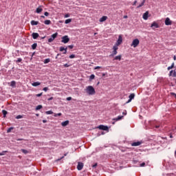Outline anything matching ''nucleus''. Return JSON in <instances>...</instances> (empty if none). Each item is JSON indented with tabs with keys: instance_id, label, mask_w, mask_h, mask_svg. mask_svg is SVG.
I'll return each mask as SVG.
<instances>
[{
	"instance_id": "39",
	"label": "nucleus",
	"mask_w": 176,
	"mask_h": 176,
	"mask_svg": "<svg viewBox=\"0 0 176 176\" xmlns=\"http://www.w3.org/2000/svg\"><path fill=\"white\" fill-rule=\"evenodd\" d=\"M12 130H13V127H10L7 130V133H10V131H12Z\"/></svg>"
},
{
	"instance_id": "26",
	"label": "nucleus",
	"mask_w": 176,
	"mask_h": 176,
	"mask_svg": "<svg viewBox=\"0 0 176 176\" xmlns=\"http://www.w3.org/2000/svg\"><path fill=\"white\" fill-rule=\"evenodd\" d=\"M71 21H72V19H66L65 21V24H69V23H71Z\"/></svg>"
},
{
	"instance_id": "34",
	"label": "nucleus",
	"mask_w": 176,
	"mask_h": 176,
	"mask_svg": "<svg viewBox=\"0 0 176 176\" xmlns=\"http://www.w3.org/2000/svg\"><path fill=\"white\" fill-rule=\"evenodd\" d=\"M21 151L23 153H25V155H27V153H28V151L25 149H21Z\"/></svg>"
},
{
	"instance_id": "53",
	"label": "nucleus",
	"mask_w": 176,
	"mask_h": 176,
	"mask_svg": "<svg viewBox=\"0 0 176 176\" xmlns=\"http://www.w3.org/2000/svg\"><path fill=\"white\" fill-rule=\"evenodd\" d=\"M136 4H137V0H135V1L133 2V6H135Z\"/></svg>"
},
{
	"instance_id": "5",
	"label": "nucleus",
	"mask_w": 176,
	"mask_h": 176,
	"mask_svg": "<svg viewBox=\"0 0 176 176\" xmlns=\"http://www.w3.org/2000/svg\"><path fill=\"white\" fill-rule=\"evenodd\" d=\"M123 42V37H122V35H120L118 36V39L117 40L116 45H118V46H120V45H122V43Z\"/></svg>"
},
{
	"instance_id": "3",
	"label": "nucleus",
	"mask_w": 176,
	"mask_h": 176,
	"mask_svg": "<svg viewBox=\"0 0 176 176\" xmlns=\"http://www.w3.org/2000/svg\"><path fill=\"white\" fill-rule=\"evenodd\" d=\"M140 45V40L138 38H135L133 41L131 46H133V47H137Z\"/></svg>"
},
{
	"instance_id": "63",
	"label": "nucleus",
	"mask_w": 176,
	"mask_h": 176,
	"mask_svg": "<svg viewBox=\"0 0 176 176\" xmlns=\"http://www.w3.org/2000/svg\"><path fill=\"white\" fill-rule=\"evenodd\" d=\"M160 126L159 125H155V129H159Z\"/></svg>"
},
{
	"instance_id": "15",
	"label": "nucleus",
	"mask_w": 176,
	"mask_h": 176,
	"mask_svg": "<svg viewBox=\"0 0 176 176\" xmlns=\"http://www.w3.org/2000/svg\"><path fill=\"white\" fill-rule=\"evenodd\" d=\"M148 14H149L148 12H146L145 13L143 14L144 20H148Z\"/></svg>"
},
{
	"instance_id": "51",
	"label": "nucleus",
	"mask_w": 176,
	"mask_h": 176,
	"mask_svg": "<svg viewBox=\"0 0 176 176\" xmlns=\"http://www.w3.org/2000/svg\"><path fill=\"white\" fill-rule=\"evenodd\" d=\"M64 67H65V68H68V67H69V65H68V64H65L64 65Z\"/></svg>"
},
{
	"instance_id": "10",
	"label": "nucleus",
	"mask_w": 176,
	"mask_h": 176,
	"mask_svg": "<svg viewBox=\"0 0 176 176\" xmlns=\"http://www.w3.org/2000/svg\"><path fill=\"white\" fill-rule=\"evenodd\" d=\"M32 36L33 39H38V38H39V34L33 32Z\"/></svg>"
},
{
	"instance_id": "9",
	"label": "nucleus",
	"mask_w": 176,
	"mask_h": 176,
	"mask_svg": "<svg viewBox=\"0 0 176 176\" xmlns=\"http://www.w3.org/2000/svg\"><path fill=\"white\" fill-rule=\"evenodd\" d=\"M151 28H153V30H155V28H159V24H157V23L156 22H153L151 25Z\"/></svg>"
},
{
	"instance_id": "28",
	"label": "nucleus",
	"mask_w": 176,
	"mask_h": 176,
	"mask_svg": "<svg viewBox=\"0 0 176 176\" xmlns=\"http://www.w3.org/2000/svg\"><path fill=\"white\" fill-rule=\"evenodd\" d=\"M173 68H174V63H173L170 66L168 67V71H170V69H173Z\"/></svg>"
},
{
	"instance_id": "17",
	"label": "nucleus",
	"mask_w": 176,
	"mask_h": 176,
	"mask_svg": "<svg viewBox=\"0 0 176 176\" xmlns=\"http://www.w3.org/2000/svg\"><path fill=\"white\" fill-rule=\"evenodd\" d=\"M30 24L31 25H38V24H39V22L36 21H31Z\"/></svg>"
},
{
	"instance_id": "13",
	"label": "nucleus",
	"mask_w": 176,
	"mask_h": 176,
	"mask_svg": "<svg viewBox=\"0 0 176 176\" xmlns=\"http://www.w3.org/2000/svg\"><path fill=\"white\" fill-rule=\"evenodd\" d=\"M68 124H69V120L64 121L61 123V126H63V127H65V126H68Z\"/></svg>"
},
{
	"instance_id": "46",
	"label": "nucleus",
	"mask_w": 176,
	"mask_h": 176,
	"mask_svg": "<svg viewBox=\"0 0 176 176\" xmlns=\"http://www.w3.org/2000/svg\"><path fill=\"white\" fill-rule=\"evenodd\" d=\"M42 94H43V93H41V94H36V96L41 97V96H42Z\"/></svg>"
},
{
	"instance_id": "16",
	"label": "nucleus",
	"mask_w": 176,
	"mask_h": 176,
	"mask_svg": "<svg viewBox=\"0 0 176 176\" xmlns=\"http://www.w3.org/2000/svg\"><path fill=\"white\" fill-rule=\"evenodd\" d=\"M32 86H33L34 87H36V86H41V82H34L32 83Z\"/></svg>"
},
{
	"instance_id": "24",
	"label": "nucleus",
	"mask_w": 176,
	"mask_h": 176,
	"mask_svg": "<svg viewBox=\"0 0 176 176\" xmlns=\"http://www.w3.org/2000/svg\"><path fill=\"white\" fill-rule=\"evenodd\" d=\"M134 97H135V94H131L129 96V100H133Z\"/></svg>"
},
{
	"instance_id": "40",
	"label": "nucleus",
	"mask_w": 176,
	"mask_h": 176,
	"mask_svg": "<svg viewBox=\"0 0 176 176\" xmlns=\"http://www.w3.org/2000/svg\"><path fill=\"white\" fill-rule=\"evenodd\" d=\"M173 74H174V71L171 70V71L169 72V76H173Z\"/></svg>"
},
{
	"instance_id": "20",
	"label": "nucleus",
	"mask_w": 176,
	"mask_h": 176,
	"mask_svg": "<svg viewBox=\"0 0 176 176\" xmlns=\"http://www.w3.org/2000/svg\"><path fill=\"white\" fill-rule=\"evenodd\" d=\"M52 23V21L50 20H45L44 21V24H45V25H49Z\"/></svg>"
},
{
	"instance_id": "62",
	"label": "nucleus",
	"mask_w": 176,
	"mask_h": 176,
	"mask_svg": "<svg viewBox=\"0 0 176 176\" xmlns=\"http://www.w3.org/2000/svg\"><path fill=\"white\" fill-rule=\"evenodd\" d=\"M129 16L127 15L124 16V19H127Z\"/></svg>"
},
{
	"instance_id": "11",
	"label": "nucleus",
	"mask_w": 176,
	"mask_h": 176,
	"mask_svg": "<svg viewBox=\"0 0 176 176\" xmlns=\"http://www.w3.org/2000/svg\"><path fill=\"white\" fill-rule=\"evenodd\" d=\"M108 19V16H102L100 19V20H99V21L100 22V23H104V21H106V20Z\"/></svg>"
},
{
	"instance_id": "8",
	"label": "nucleus",
	"mask_w": 176,
	"mask_h": 176,
	"mask_svg": "<svg viewBox=\"0 0 176 176\" xmlns=\"http://www.w3.org/2000/svg\"><path fill=\"white\" fill-rule=\"evenodd\" d=\"M83 168V163L82 162H78L77 165V169L80 171Z\"/></svg>"
},
{
	"instance_id": "60",
	"label": "nucleus",
	"mask_w": 176,
	"mask_h": 176,
	"mask_svg": "<svg viewBox=\"0 0 176 176\" xmlns=\"http://www.w3.org/2000/svg\"><path fill=\"white\" fill-rule=\"evenodd\" d=\"M47 120H43V123H47Z\"/></svg>"
},
{
	"instance_id": "49",
	"label": "nucleus",
	"mask_w": 176,
	"mask_h": 176,
	"mask_svg": "<svg viewBox=\"0 0 176 176\" xmlns=\"http://www.w3.org/2000/svg\"><path fill=\"white\" fill-rule=\"evenodd\" d=\"M44 16H49V12H45L44 13Z\"/></svg>"
},
{
	"instance_id": "6",
	"label": "nucleus",
	"mask_w": 176,
	"mask_h": 176,
	"mask_svg": "<svg viewBox=\"0 0 176 176\" xmlns=\"http://www.w3.org/2000/svg\"><path fill=\"white\" fill-rule=\"evenodd\" d=\"M98 129H99V130H104V131H108L109 130L108 126L104 125H100L99 126H98Z\"/></svg>"
},
{
	"instance_id": "27",
	"label": "nucleus",
	"mask_w": 176,
	"mask_h": 176,
	"mask_svg": "<svg viewBox=\"0 0 176 176\" xmlns=\"http://www.w3.org/2000/svg\"><path fill=\"white\" fill-rule=\"evenodd\" d=\"M2 113L3 115V118H6V115H8V111L6 110H3Z\"/></svg>"
},
{
	"instance_id": "54",
	"label": "nucleus",
	"mask_w": 176,
	"mask_h": 176,
	"mask_svg": "<svg viewBox=\"0 0 176 176\" xmlns=\"http://www.w3.org/2000/svg\"><path fill=\"white\" fill-rule=\"evenodd\" d=\"M68 47H69L70 49H74V45H69Z\"/></svg>"
},
{
	"instance_id": "23",
	"label": "nucleus",
	"mask_w": 176,
	"mask_h": 176,
	"mask_svg": "<svg viewBox=\"0 0 176 176\" xmlns=\"http://www.w3.org/2000/svg\"><path fill=\"white\" fill-rule=\"evenodd\" d=\"M122 118H123L122 116H119L118 118H114L113 120H116V122H118V120H122Z\"/></svg>"
},
{
	"instance_id": "4",
	"label": "nucleus",
	"mask_w": 176,
	"mask_h": 176,
	"mask_svg": "<svg viewBox=\"0 0 176 176\" xmlns=\"http://www.w3.org/2000/svg\"><path fill=\"white\" fill-rule=\"evenodd\" d=\"M61 42L62 43H68V42H69V38L68 37V36H63L62 37Z\"/></svg>"
},
{
	"instance_id": "55",
	"label": "nucleus",
	"mask_w": 176,
	"mask_h": 176,
	"mask_svg": "<svg viewBox=\"0 0 176 176\" xmlns=\"http://www.w3.org/2000/svg\"><path fill=\"white\" fill-rule=\"evenodd\" d=\"M131 99H129L128 101L126 102V104H129V102H131Z\"/></svg>"
},
{
	"instance_id": "45",
	"label": "nucleus",
	"mask_w": 176,
	"mask_h": 176,
	"mask_svg": "<svg viewBox=\"0 0 176 176\" xmlns=\"http://www.w3.org/2000/svg\"><path fill=\"white\" fill-rule=\"evenodd\" d=\"M101 69V67L100 66H96L94 67V69Z\"/></svg>"
},
{
	"instance_id": "50",
	"label": "nucleus",
	"mask_w": 176,
	"mask_h": 176,
	"mask_svg": "<svg viewBox=\"0 0 176 176\" xmlns=\"http://www.w3.org/2000/svg\"><path fill=\"white\" fill-rule=\"evenodd\" d=\"M171 96H175V98H176V94L174 92H171L170 93Z\"/></svg>"
},
{
	"instance_id": "32",
	"label": "nucleus",
	"mask_w": 176,
	"mask_h": 176,
	"mask_svg": "<svg viewBox=\"0 0 176 176\" xmlns=\"http://www.w3.org/2000/svg\"><path fill=\"white\" fill-rule=\"evenodd\" d=\"M46 115H53V111H45Z\"/></svg>"
},
{
	"instance_id": "35",
	"label": "nucleus",
	"mask_w": 176,
	"mask_h": 176,
	"mask_svg": "<svg viewBox=\"0 0 176 176\" xmlns=\"http://www.w3.org/2000/svg\"><path fill=\"white\" fill-rule=\"evenodd\" d=\"M94 78H96V76H94V74H91V75L90 76V77H89V79H90L91 80H93V79H94Z\"/></svg>"
},
{
	"instance_id": "37",
	"label": "nucleus",
	"mask_w": 176,
	"mask_h": 176,
	"mask_svg": "<svg viewBox=\"0 0 176 176\" xmlns=\"http://www.w3.org/2000/svg\"><path fill=\"white\" fill-rule=\"evenodd\" d=\"M11 86H16V81H12L11 82Z\"/></svg>"
},
{
	"instance_id": "30",
	"label": "nucleus",
	"mask_w": 176,
	"mask_h": 176,
	"mask_svg": "<svg viewBox=\"0 0 176 176\" xmlns=\"http://www.w3.org/2000/svg\"><path fill=\"white\" fill-rule=\"evenodd\" d=\"M50 61V58H46L44 60V64H49Z\"/></svg>"
},
{
	"instance_id": "2",
	"label": "nucleus",
	"mask_w": 176,
	"mask_h": 176,
	"mask_svg": "<svg viewBox=\"0 0 176 176\" xmlns=\"http://www.w3.org/2000/svg\"><path fill=\"white\" fill-rule=\"evenodd\" d=\"M58 35V33H57V32L53 34L51 36V37L50 38H48L49 43H52V42H53V41H54V39H56L57 38Z\"/></svg>"
},
{
	"instance_id": "1",
	"label": "nucleus",
	"mask_w": 176,
	"mask_h": 176,
	"mask_svg": "<svg viewBox=\"0 0 176 176\" xmlns=\"http://www.w3.org/2000/svg\"><path fill=\"white\" fill-rule=\"evenodd\" d=\"M86 93L89 94V96H94L96 94V89H94V87L93 86H88L85 89Z\"/></svg>"
},
{
	"instance_id": "25",
	"label": "nucleus",
	"mask_w": 176,
	"mask_h": 176,
	"mask_svg": "<svg viewBox=\"0 0 176 176\" xmlns=\"http://www.w3.org/2000/svg\"><path fill=\"white\" fill-rule=\"evenodd\" d=\"M36 46H38V44L37 43H34L32 45V49L33 50H35V49H36Z\"/></svg>"
},
{
	"instance_id": "38",
	"label": "nucleus",
	"mask_w": 176,
	"mask_h": 176,
	"mask_svg": "<svg viewBox=\"0 0 176 176\" xmlns=\"http://www.w3.org/2000/svg\"><path fill=\"white\" fill-rule=\"evenodd\" d=\"M23 61V59L21 58H19L16 60V63H21Z\"/></svg>"
},
{
	"instance_id": "22",
	"label": "nucleus",
	"mask_w": 176,
	"mask_h": 176,
	"mask_svg": "<svg viewBox=\"0 0 176 176\" xmlns=\"http://www.w3.org/2000/svg\"><path fill=\"white\" fill-rule=\"evenodd\" d=\"M144 5H145V0H143V1L142 2L141 4H140L137 8L139 9V8H142V6H144Z\"/></svg>"
},
{
	"instance_id": "21",
	"label": "nucleus",
	"mask_w": 176,
	"mask_h": 176,
	"mask_svg": "<svg viewBox=\"0 0 176 176\" xmlns=\"http://www.w3.org/2000/svg\"><path fill=\"white\" fill-rule=\"evenodd\" d=\"M118 49H119V45L118 44H115L113 47V50L118 51Z\"/></svg>"
},
{
	"instance_id": "41",
	"label": "nucleus",
	"mask_w": 176,
	"mask_h": 176,
	"mask_svg": "<svg viewBox=\"0 0 176 176\" xmlns=\"http://www.w3.org/2000/svg\"><path fill=\"white\" fill-rule=\"evenodd\" d=\"M172 76H173V78H176V72L173 71V74H172Z\"/></svg>"
},
{
	"instance_id": "18",
	"label": "nucleus",
	"mask_w": 176,
	"mask_h": 176,
	"mask_svg": "<svg viewBox=\"0 0 176 176\" xmlns=\"http://www.w3.org/2000/svg\"><path fill=\"white\" fill-rule=\"evenodd\" d=\"M116 54H118V51L113 50V52H112L111 54L110 55V56L113 57V56H116Z\"/></svg>"
},
{
	"instance_id": "64",
	"label": "nucleus",
	"mask_w": 176,
	"mask_h": 176,
	"mask_svg": "<svg viewBox=\"0 0 176 176\" xmlns=\"http://www.w3.org/2000/svg\"><path fill=\"white\" fill-rule=\"evenodd\" d=\"M173 60L175 61V60H176V56H173Z\"/></svg>"
},
{
	"instance_id": "29",
	"label": "nucleus",
	"mask_w": 176,
	"mask_h": 176,
	"mask_svg": "<svg viewBox=\"0 0 176 176\" xmlns=\"http://www.w3.org/2000/svg\"><path fill=\"white\" fill-rule=\"evenodd\" d=\"M42 105L39 104L36 107V111H39V109H42Z\"/></svg>"
},
{
	"instance_id": "48",
	"label": "nucleus",
	"mask_w": 176,
	"mask_h": 176,
	"mask_svg": "<svg viewBox=\"0 0 176 176\" xmlns=\"http://www.w3.org/2000/svg\"><path fill=\"white\" fill-rule=\"evenodd\" d=\"M71 100H72V97H68V98H67V101H71Z\"/></svg>"
},
{
	"instance_id": "57",
	"label": "nucleus",
	"mask_w": 176,
	"mask_h": 176,
	"mask_svg": "<svg viewBox=\"0 0 176 176\" xmlns=\"http://www.w3.org/2000/svg\"><path fill=\"white\" fill-rule=\"evenodd\" d=\"M122 115H127V111H124L123 113H122Z\"/></svg>"
},
{
	"instance_id": "58",
	"label": "nucleus",
	"mask_w": 176,
	"mask_h": 176,
	"mask_svg": "<svg viewBox=\"0 0 176 176\" xmlns=\"http://www.w3.org/2000/svg\"><path fill=\"white\" fill-rule=\"evenodd\" d=\"M63 54H67V50H65L63 51Z\"/></svg>"
},
{
	"instance_id": "56",
	"label": "nucleus",
	"mask_w": 176,
	"mask_h": 176,
	"mask_svg": "<svg viewBox=\"0 0 176 176\" xmlns=\"http://www.w3.org/2000/svg\"><path fill=\"white\" fill-rule=\"evenodd\" d=\"M53 98H54L53 97L48 98V101H52V100H53Z\"/></svg>"
},
{
	"instance_id": "47",
	"label": "nucleus",
	"mask_w": 176,
	"mask_h": 176,
	"mask_svg": "<svg viewBox=\"0 0 176 176\" xmlns=\"http://www.w3.org/2000/svg\"><path fill=\"white\" fill-rule=\"evenodd\" d=\"M145 166V162L140 164V167H144Z\"/></svg>"
},
{
	"instance_id": "52",
	"label": "nucleus",
	"mask_w": 176,
	"mask_h": 176,
	"mask_svg": "<svg viewBox=\"0 0 176 176\" xmlns=\"http://www.w3.org/2000/svg\"><path fill=\"white\" fill-rule=\"evenodd\" d=\"M67 17H69V14H66L65 15V19H67Z\"/></svg>"
},
{
	"instance_id": "33",
	"label": "nucleus",
	"mask_w": 176,
	"mask_h": 176,
	"mask_svg": "<svg viewBox=\"0 0 176 176\" xmlns=\"http://www.w3.org/2000/svg\"><path fill=\"white\" fill-rule=\"evenodd\" d=\"M63 114L61 113H54V116L55 118H57V116H61Z\"/></svg>"
},
{
	"instance_id": "31",
	"label": "nucleus",
	"mask_w": 176,
	"mask_h": 176,
	"mask_svg": "<svg viewBox=\"0 0 176 176\" xmlns=\"http://www.w3.org/2000/svg\"><path fill=\"white\" fill-rule=\"evenodd\" d=\"M67 48H65L64 47H60L59 51L60 52H64V50H66Z\"/></svg>"
},
{
	"instance_id": "36",
	"label": "nucleus",
	"mask_w": 176,
	"mask_h": 176,
	"mask_svg": "<svg viewBox=\"0 0 176 176\" xmlns=\"http://www.w3.org/2000/svg\"><path fill=\"white\" fill-rule=\"evenodd\" d=\"M16 119H23V116L19 115L16 117Z\"/></svg>"
},
{
	"instance_id": "14",
	"label": "nucleus",
	"mask_w": 176,
	"mask_h": 176,
	"mask_svg": "<svg viewBox=\"0 0 176 176\" xmlns=\"http://www.w3.org/2000/svg\"><path fill=\"white\" fill-rule=\"evenodd\" d=\"M141 145V142H135L131 144L132 146H140Z\"/></svg>"
},
{
	"instance_id": "19",
	"label": "nucleus",
	"mask_w": 176,
	"mask_h": 176,
	"mask_svg": "<svg viewBox=\"0 0 176 176\" xmlns=\"http://www.w3.org/2000/svg\"><path fill=\"white\" fill-rule=\"evenodd\" d=\"M113 60H118V61H120V60H122V55L116 56Z\"/></svg>"
},
{
	"instance_id": "12",
	"label": "nucleus",
	"mask_w": 176,
	"mask_h": 176,
	"mask_svg": "<svg viewBox=\"0 0 176 176\" xmlns=\"http://www.w3.org/2000/svg\"><path fill=\"white\" fill-rule=\"evenodd\" d=\"M43 10V8H42V6H40L38 8H36V12L39 14V13L42 12Z\"/></svg>"
},
{
	"instance_id": "7",
	"label": "nucleus",
	"mask_w": 176,
	"mask_h": 176,
	"mask_svg": "<svg viewBox=\"0 0 176 176\" xmlns=\"http://www.w3.org/2000/svg\"><path fill=\"white\" fill-rule=\"evenodd\" d=\"M173 24V22L171 20H170V18L167 17L165 20V25H171Z\"/></svg>"
},
{
	"instance_id": "42",
	"label": "nucleus",
	"mask_w": 176,
	"mask_h": 176,
	"mask_svg": "<svg viewBox=\"0 0 176 176\" xmlns=\"http://www.w3.org/2000/svg\"><path fill=\"white\" fill-rule=\"evenodd\" d=\"M7 151H3L2 153H0V156H3L5 153H6Z\"/></svg>"
},
{
	"instance_id": "43",
	"label": "nucleus",
	"mask_w": 176,
	"mask_h": 176,
	"mask_svg": "<svg viewBox=\"0 0 176 176\" xmlns=\"http://www.w3.org/2000/svg\"><path fill=\"white\" fill-rule=\"evenodd\" d=\"M69 58H75V54L70 55Z\"/></svg>"
},
{
	"instance_id": "59",
	"label": "nucleus",
	"mask_w": 176,
	"mask_h": 176,
	"mask_svg": "<svg viewBox=\"0 0 176 176\" xmlns=\"http://www.w3.org/2000/svg\"><path fill=\"white\" fill-rule=\"evenodd\" d=\"M23 140H24V139L19 138V139H16V141H23Z\"/></svg>"
},
{
	"instance_id": "44",
	"label": "nucleus",
	"mask_w": 176,
	"mask_h": 176,
	"mask_svg": "<svg viewBox=\"0 0 176 176\" xmlns=\"http://www.w3.org/2000/svg\"><path fill=\"white\" fill-rule=\"evenodd\" d=\"M43 91H47V90H49V88L48 87H44L43 89Z\"/></svg>"
},
{
	"instance_id": "61",
	"label": "nucleus",
	"mask_w": 176,
	"mask_h": 176,
	"mask_svg": "<svg viewBox=\"0 0 176 176\" xmlns=\"http://www.w3.org/2000/svg\"><path fill=\"white\" fill-rule=\"evenodd\" d=\"M92 167H94V168H96V167H97V164H95L94 165H93Z\"/></svg>"
}]
</instances>
